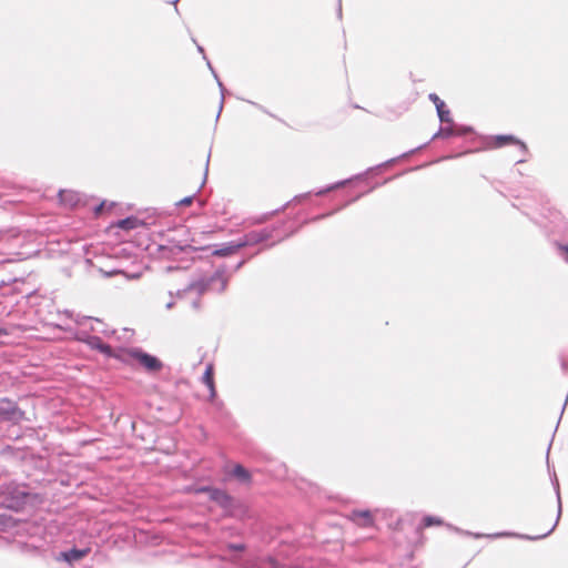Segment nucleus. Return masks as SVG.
<instances>
[{"label": "nucleus", "instance_id": "f704fd0d", "mask_svg": "<svg viewBox=\"0 0 568 568\" xmlns=\"http://www.w3.org/2000/svg\"><path fill=\"white\" fill-rule=\"evenodd\" d=\"M227 549L230 551L243 552L246 550V546H245V544H242V542H230L227 545Z\"/></svg>", "mask_w": 568, "mask_h": 568}, {"label": "nucleus", "instance_id": "58836bf2", "mask_svg": "<svg viewBox=\"0 0 568 568\" xmlns=\"http://www.w3.org/2000/svg\"><path fill=\"white\" fill-rule=\"evenodd\" d=\"M248 103H251L252 105H254L255 108H257L258 110L263 111L264 113H267L270 114L271 116H274L272 113H270L263 105L256 103V102H253V101H247Z\"/></svg>", "mask_w": 568, "mask_h": 568}, {"label": "nucleus", "instance_id": "4be33fe9", "mask_svg": "<svg viewBox=\"0 0 568 568\" xmlns=\"http://www.w3.org/2000/svg\"><path fill=\"white\" fill-rule=\"evenodd\" d=\"M210 158H211V151L209 152L207 158H206L205 169H204V178H203L201 186L193 194L187 195V196L181 199L180 201H178L175 203L176 206H189L193 203L196 194L201 191L202 186L204 185V183L206 181L207 173H209Z\"/></svg>", "mask_w": 568, "mask_h": 568}, {"label": "nucleus", "instance_id": "4c0bfd02", "mask_svg": "<svg viewBox=\"0 0 568 568\" xmlns=\"http://www.w3.org/2000/svg\"><path fill=\"white\" fill-rule=\"evenodd\" d=\"M248 103H251L252 105H254L255 108H257L258 110L263 111L264 113H267L270 114L271 116H274L272 113H270L263 105L256 103V102H253V101H247Z\"/></svg>", "mask_w": 568, "mask_h": 568}, {"label": "nucleus", "instance_id": "49530a36", "mask_svg": "<svg viewBox=\"0 0 568 568\" xmlns=\"http://www.w3.org/2000/svg\"><path fill=\"white\" fill-rule=\"evenodd\" d=\"M179 1H180V0H172V1H170V3H172V4L174 6V9H175V11H176L178 13H179V8H178V2H179Z\"/></svg>", "mask_w": 568, "mask_h": 568}, {"label": "nucleus", "instance_id": "c03bdc74", "mask_svg": "<svg viewBox=\"0 0 568 568\" xmlns=\"http://www.w3.org/2000/svg\"><path fill=\"white\" fill-rule=\"evenodd\" d=\"M174 305H175L174 301L171 300L170 302L166 303L165 308L172 310L174 307Z\"/></svg>", "mask_w": 568, "mask_h": 568}, {"label": "nucleus", "instance_id": "9b49d317", "mask_svg": "<svg viewBox=\"0 0 568 568\" xmlns=\"http://www.w3.org/2000/svg\"><path fill=\"white\" fill-rule=\"evenodd\" d=\"M443 140L452 138H469V143L473 144L479 139V134L471 125L459 124L453 120V123H442Z\"/></svg>", "mask_w": 568, "mask_h": 568}, {"label": "nucleus", "instance_id": "a18cd8bd", "mask_svg": "<svg viewBox=\"0 0 568 568\" xmlns=\"http://www.w3.org/2000/svg\"><path fill=\"white\" fill-rule=\"evenodd\" d=\"M337 17L342 18V2H341V0H338Z\"/></svg>", "mask_w": 568, "mask_h": 568}, {"label": "nucleus", "instance_id": "9d476101", "mask_svg": "<svg viewBox=\"0 0 568 568\" xmlns=\"http://www.w3.org/2000/svg\"><path fill=\"white\" fill-rule=\"evenodd\" d=\"M26 413L18 403L9 397L0 398V423L18 425L24 419Z\"/></svg>", "mask_w": 568, "mask_h": 568}, {"label": "nucleus", "instance_id": "72a5a7b5", "mask_svg": "<svg viewBox=\"0 0 568 568\" xmlns=\"http://www.w3.org/2000/svg\"><path fill=\"white\" fill-rule=\"evenodd\" d=\"M210 394H209V400L216 406H222L223 403L221 400H217V392L215 385L207 387Z\"/></svg>", "mask_w": 568, "mask_h": 568}, {"label": "nucleus", "instance_id": "2f4dec72", "mask_svg": "<svg viewBox=\"0 0 568 568\" xmlns=\"http://www.w3.org/2000/svg\"><path fill=\"white\" fill-rule=\"evenodd\" d=\"M217 87L220 89V92H221V101H220V105H219V112H217V115H216V120H219L220 115H221V112L223 110V106H224V97H225V93H226V89L223 84V82L217 79Z\"/></svg>", "mask_w": 568, "mask_h": 568}, {"label": "nucleus", "instance_id": "f3484780", "mask_svg": "<svg viewBox=\"0 0 568 568\" xmlns=\"http://www.w3.org/2000/svg\"><path fill=\"white\" fill-rule=\"evenodd\" d=\"M428 99L435 104L440 123H453L450 110L446 103L436 93H429Z\"/></svg>", "mask_w": 568, "mask_h": 568}, {"label": "nucleus", "instance_id": "c85d7f7f", "mask_svg": "<svg viewBox=\"0 0 568 568\" xmlns=\"http://www.w3.org/2000/svg\"><path fill=\"white\" fill-rule=\"evenodd\" d=\"M115 205L114 202H108L106 200L101 201L99 204L94 205L93 212L97 216L101 215L102 213L110 211Z\"/></svg>", "mask_w": 568, "mask_h": 568}, {"label": "nucleus", "instance_id": "ddd939ff", "mask_svg": "<svg viewBox=\"0 0 568 568\" xmlns=\"http://www.w3.org/2000/svg\"><path fill=\"white\" fill-rule=\"evenodd\" d=\"M81 342L84 343L87 346H89L91 349L97 351L104 355L108 358H113L120 362V358L122 357V348L119 347L118 349H114L111 345L105 343L100 336L98 335H90L87 334L83 338H81Z\"/></svg>", "mask_w": 568, "mask_h": 568}, {"label": "nucleus", "instance_id": "864d4df0", "mask_svg": "<svg viewBox=\"0 0 568 568\" xmlns=\"http://www.w3.org/2000/svg\"><path fill=\"white\" fill-rule=\"evenodd\" d=\"M551 443H552V440H551V442L549 443V445H548L547 455L549 454V450H550V448H551Z\"/></svg>", "mask_w": 568, "mask_h": 568}, {"label": "nucleus", "instance_id": "6e6d98bb", "mask_svg": "<svg viewBox=\"0 0 568 568\" xmlns=\"http://www.w3.org/2000/svg\"><path fill=\"white\" fill-rule=\"evenodd\" d=\"M523 162H525V160H524V159H520V160H518L516 163L518 164V163H523Z\"/></svg>", "mask_w": 568, "mask_h": 568}, {"label": "nucleus", "instance_id": "a211bd4d", "mask_svg": "<svg viewBox=\"0 0 568 568\" xmlns=\"http://www.w3.org/2000/svg\"><path fill=\"white\" fill-rule=\"evenodd\" d=\"M81 194L72 190H60L58 192L59 202L70 209H75L81 205Z\"/></svg>", "mask_w": 568, "mask_h": 568}, {"label": "nucleus", "instance_id": "c756f323", "mask_svg": "<svg viewBox=\"0 0 568 568\" xmlns=\"http://www.w3.org/2000/svg\"><path fill=\"white\" fill-rule=\"evenodd\" d=\"M555 254L568 265V242L560 244L556 248H554Z\"/></svg>", "mask_w": 568, "mask_h": 568}, {"label": "nucleus", "instance_id": "20e7f679", "mask_svg": "<svg viewBox=\"0 0 568 568\" xmlns=\"http://www.w3.org/2000/svg\"><path fill=\"white\" fill-rule=\"evenodd\" d=\"M439 139H443V131H442V126L439 125L438 130L433 134V136L430 138L429 141L416 146L415 149H412L407 152H404L403 154H400L399 156L397 158H393V159H389L381 164H377L373 168H368L365 172L363 173H358V174H355L348 179H344V180H341V181H337L335 183H332V184H328L324 187H321L318 189L316 192H314L315 195L317 196H323L325 195L326 193L331 192V191H334V190H337L342 186H345V185H355L359 182H363L367 179V175L371 174V173H374V172H381L383 169H385L386 166L397 162L399 159L402 158H405L407 155H410V154H414L418 151H422L424 149H426L428 146V144L432 142V141H435V140H439Z\"/></svg>", "mask_w": 568, "mask_h": 568}, {"label": "nucleus", "instance_id": "5701e85b", "mask_svg": "<svg viewBox=\"0 0 568 568\" xmlns=\"http://www.w3.org/2000/svg\"><path fill=\"white\" fill-rule=\"evenodd\" d=\"M231 475L242 484H248L252 481L251 471L242 464H235L231 470Z\"/></svg>", "mask_w": 568, "mask_h": 568}, {"label": "nucleus", "instance_id": "423d86ee", "mask_svg": "<svg viewBox=\"0 0 568 568\" xmlns=\"http://www.w3.org/2000/svg\"><path fill=\"white\" fill-rule=\"evenodd\" d=\"M210 501L223 510L224 517L237 520H247L253 517L247 504L243 499L234 497L224 488L217 487Z\"/></svg>", "mask_w": 568, "mask_h": 568}, {"label": "nucleus", "instance_id": "f257e3e1", "mask_svg": "<svg viewBox=\"0 0 568 568\" xmlns=\"http://www.w3.org/2000/svg\"><path fill=\"white\" fill-rule=\"evenodd\" d=\"M404 173L405 172H402V173L397 174V176L403 175ZM395 178H396V175H395ZM393 179H394V176L385 179L381 183V185L389 182ZM377 186H379V184H375V185L371 186L368 190L357 193L356 195H354L349 200L345 201L341 206L336 207L335 210L327 212V213L318 214L314 217L305 220L300 225H295V221H285L284 220V221H281L272 226H266L261 230H252L236 240L239 248L241 250V248L247 247V246H255L258 244H264L254 254H252L253 256H255V255L260 254L263 250L273 247L274 245L282 242L283 240L292 236L293 234L298 232V230L303 225L311 223V222H317V221L324 220L328 216H332L333 214H335L336 212L346 207L347 205L358 201L362 196L368 194L369 192L375 190Z\"/></svg>", "mask_w": 568, "mask_h": 568}, {"label": "nucleus", "instance_id": "37998d69", "mask_svg": "<svg viewBox=\"0 0 568 568\" xmlns=\"http://www.w3.org/2000/svg\"><path fill=\"white\" fill-rule=\"evenodd\" d=\"M9 331L6 327H0V336H8Z\"/></svg>", "mask_w": 568, "mask_h": 568}, {"label": "nucleus", "instance_id": "4468645a", "mask_svg": "<svg viewBox=\"0 0 568 568\" xmlns=\"http://www.w3.org/2000/svg\"><path fill=\"white\" fill-rule=\"evenodd\" d=\"M239 251L240 248L235 240L214 245L200 246L199 252H204L210 256L229 257L236 254Z\"/></svg>", "mask_w": 568, "mask_h": 568}, {"label": "nucleus", "instance_id": "412c9836", "mask_svg": "<svg viewBox=\"0 0 568 568\" xmlns=\"http://www.w3.org/2000/svg\"><path fill=\"white\" fill-rule=\"evenodd\" d=\"M23 521L14 518L11 515L0 514V532L11 531L17 529Z\"/></svg>", "mask_w": 568, "mask_h": 568}, {"label": "nucleus", "instance_id": "5fc2aeb1", "mask_svg": "<svg viewBox=\"0 0 568 568\" xmlns=\"http://www.w3.org/2000/svg\"><path fill=\"white\" fill-rule=\"evenodd\" d=\"M6 285V282L4 281H1L0 282V287L4 286Z\"/></svg>", "mask_w": 568, "mask_h": 568}, {"label": "nucleus", "instance_id": "f8f14e48", "mask_svg": "<svg viewBox=\"0 0 568 568\" xmlns=\"http://www.w3.org/2000/svg\"><path fill=\"white\" fill-rule=\"evenodd\" d=\"M168 243L159 245V251L165 258H173L180 253H194L200 251V246H193L189 240H178L175 237H169Z\"/></svg>", "mask_w": 568, "mask_h": 568}, {"label": "nucleus", "instance_id": "6e6552de", "mask_svg": "<svg viewBox=\"0 0 568 568\" xmlns=\"http://www.w3.org/2000/svg\"><path fill=\"white\" fill-rule=\"evenodd\" d=\"M226 272L227 264L222 263L210 276H203L196 281H192L187 285V290L196 291L199 296L203 295L211 288L221 294L227 288L229 278L226 276Z\"/></svg>", "mask_w": 568, "mask_h": 568}, {"label": "nucleus", "instance_id": "2eb2a0df", "mask_svg": "<svg viewBox=\"0 0 568 568\" xmlns=\"http://www.w3.org/2000/svg\"><path fill=\"white\" fill-rule=\"evenodd\" d=\"M348 518L362 528H371L375 525L374 515L369 509H353Z\"/></svg>", "mask_w": 568, "mask_h": 568}, {"label": "nucleus", "instance_id": "13d9d810", "mask_svg": "<svg viewBox=\"0 0 568 568\" xmlns=\"http://www.w3.org/2000/svg\"><path fill=\"white\" fill-rule=\"evenodd\" d=\"M557 429H558V425L555 426L554 433H557Z\"/></svg>", "mask_w": 568, "mask_h": 568}, {"label": "nucleus", "instance_id": "393cba45", "mask_svg": "<svg viewBox=\"0 0 568 568\" xmlns=\"http://www.w3.org/2000/svg\"><path fill=\"white\" fill-rule=\"evenodd\" d=\"M87 321H93V317L84 316V317H82V320H81V321H77V323H78L79 325H83V324H84V322H87ZM94 321H95L100 326H104V324H103L100 320L94 318ZM91 331H94V332H97V333H101V334H103V335H105V336H110V335H113V334L115 333V331H114V329H106V328H104V327H95V326H91Z\"/></svg>", "mask_w": 568, "mask_h": 568}, {"label": "nucleus", "instance_id": "4d7b16f0", "mask_svg": "<svg viewBox=\"0 0 568 568\" xmlns=\"http://www.w3.org/2000/svg\"><path fill=\"white\" fill-rule=\"evenodd\" d=\"M557 429H558V425L555 426L554 433H557Z\"/></svg>", "mask_w": 568, "mask_h": 568}, {"label": "nucleus", "instance_id": "8fccbe9b", "mask_svg": "<svg viewBox=\"0 0 568 568\" xmlns=\"http://www.w3.org/2000/svg\"><path fill=\"white\" fill-rule=\"evenodd\" d=\"M211 72H212V74H213L214 79L217 81V79H220V78H219V75H217V73H216V71H215V69H214L213 71H211Z\"/></svg>", "mask_w": 568, "mask_h": 568}, {"label": "nucleus", "instance_id": "1a4fd4ad", "mask_svg": "<svg viewBox=\"0 0 568 568\" xmlns=\"http://www.w3.org/2000/svg\"><path fill=\"white\" fill-rule=\"evenodd\" d=\"M478 140H483L484 141V145L481 148H474V149H469V150H467L465 152L444 155L440 159L436 160L435 162H439V161H444V160L457 159V158H460V156H463L465 154H468V153L478 152V151L485 150V149H498V148H503V146H506V145H516V146L519 148V150L524 154H526L528 152V148H527L526 143L524 141L519 140L514 134H498V135H494V136H489V138H483V136L479 135Z\"/></svg>", "mask_w": 568, "mask_h": 568}, {"label": "nucleus", "instance_id": "b1692460", "mask_svg": "<svg viewBox=\"0 0 568 568\" xmlns=\"http://www.w3.org/2000/svg\"><path fill=\"white\" fill-rule=\"evenodd\" d=\"M262 568H305L302 565L298 564H288L283 562L276 559L275 557L268 556L265 558L262 562Z\"/></svg>", "mask_w": 568, "mask_h": 568}, {"label": "nucleus", "instance_id": "7ed1b4c3", "mask_svg": "<svg viewBox=\"0 0 568 568\" xmlns=\"http://www.w3.org/2000/svg\"><path fill=\"white\" fill-rule=\"evenodd\" d=\"M542 231L549 245L554 248L568 242V221L561 212L542 209L541 220H532Z\"/></svg>", "mask_w": 568, "mask_h": 568}, {"label": "nucleus", "instance_id": "09e8293b", "mask_svg": "<svg viewBox=\"0 0 568 568\" xmlns=\"http://www.w3.org/2000/svg\"><path fill=\"white\" fill-rule=\"evenodd\" d=\"M119 272H120L119 270H112L111 272L106 273L105 275H106L108 277H110V276H112L113 274L119 273Z\"/></svg>", "mask_w": 568, "mask_h": 568}, {"label": "nucleus", "instance_id": "f03ea898", "mask_svg": "<svg viewBox=\"0 0 568 568\" xmlns=\"http://www.w3.org/2000/svg\"><path fill=\"white\" fill-rule=\"evenodd\" d=\"M40 495L30 490L29 485L10 481L0 486V507L20 513L27 506H34Z\"/></svg>", "mask_w": 568, "mask_h": 568}, {"label": "nucleus", "instance_id": "ea45409f", "mask_svg": "<svg viewBox=\"0 0 568 568\" xmlns=\"http://www.w3.org/2000/svg\"><path fill=\"white\" fill-rule=\"evenodd\" d=\"M560 366L564 373H568V362L564 357H560Z\"/></svg>", "mask_w": 568, "mask_h": 568}, {"label": "nucleus", "instance_id": "603ef678", "mask_svg": "<svg viewBox=\"0 0 568 568\" xmlns=\"http://www.w3.org/2000/svg\"><path fill=\"white\" fill-rule=\"evenodd\" d=\"M427 164H424V166H426ZM423 168V165H419V166H415V168H410L408 171H415V170H418Z\"/></svg>", "mask_w": 568, "mask_h": 568}, {"label": "nucleus", "instance_id": "473e14b6", "mask_svg": "<svg viewBox=\"0 0 568 568\" xmlns=\"http://www.w3.org/2000/svg\"><path fill=\"white\" fill-rule=\"evenodd\" d=\"M217 87L220 89V92H221V101H220V105H219V112H217V115H216V120H219L220 115H221V112L223 110V106H224V97H225V93H226V89L223 84V82L217 79Z\"/></svg>", "mask_w": 568, "mask_h": 568}, {"label": "nucleus", "instance_id": "6ab92c4d", "mask_svg": "<svg viewBox=\"0 0 568 568\" xmlns=\"http://www.w3.org/2000/svg\"><path fill=\"white\" fill-rule=\"evenodd\" d=\"M313 194V192H306V193H302V194H297L295 195L291 201H287L285 204H283L281 207L278 209H275L271 212H267V213H264L261 219L258 220V222H266L267 220H270L273 215L284 211L290 204L291 202H295V203H301L303 200H306V199H310L311 195Z\"/></svg>", "mask_w": 568, "mask_h": 568}, {"label": "nucleus", "instance_id": "aec40b11", "mask_svg": "<svg viewBox=\"0 0 568 568\" xmlns=\"http://www.w3.org/2000/svg\"><path fill=\"white\" fill-rule=\"evenodd\" d=\"M143 222L135 215H129L123 219L118 220L113 223L114 226L123 230V231H132L141 226Z\"/></svg>", "mask_w": 568, "mask_h": 568}, {"label": "nucleus", "instance_id": "79ce46f5", "mask_svg": "<svg viewBox=\"0 0 568 568\" xmlns=\"http://www.w3.org/2000/svg\"><path fill=\"white\" fill-rule=\"evenodd\" d=\"M63 314H64L68 318H70V320H72V318H73V312H72V311L64 310V311H63Z\"/></svg>", "mask_w": 568, "mask_h": 568}, {"label": "nucleus", "instance_id": "cd10ccee", "mask_svg": "<svg viewBox=\"0 0 568 568\" xmlns=\"http://www.w3.org/2000/svg\"><path fill=\"white\" fill-rule=\"evenodd\" d=\"M217 487L213 485H201L195 486L193 488H189V491H193L196 495L205 494L207 498L210 499L212 497V494L215 491Z\"/></svg>", "mask_w": 568, "mask_h": 568}, {"label": "nucleus", "instance_id": "a19ab883", "mask_svg": "<svg viewBox=\"0 0 568 568\" xmlns=\"http://www.w3.org/2000/svg\"><path fill=\"white\" fill-rule=\"evenodd\" d=\"M187 292H190V290H187V286L183 290H179L176 293H175V296L178 298H182Z\"/></svg>", "mask_w": 568, "mask_h": 568}, {"label": "nucleus", "instance_id": "e433bc0d", "mask_svg": "<svg viewBox=\"0 0 568 568\" xmlns=\"http://www.w3.org/2000/svg\"><path fill=\"white\" fill-rule=\"evenodd\" d=\"M191 306L193 310L195 311H200L201 308V298L200 296H197L192 303H191Z\"/></svg>", "mask_w": 568, "mask_h": 568}, {"label": "nucleus", "instance_id": "3c124183", "mask_svg": "<svg viewBox=\"0 0 568 568\" xmlns=\"http://www.w3.org/2000/svg\"><path fill=\"white\" fill-rule=\"evenodd\" d=\"M211 72H212V74H213L214 79L217 81V79H220V78H219V75H217V73H216V71H215V69H214L213 71H211Z\"/></svg>", "mask_w": 568, "mask_h": 568}, {"label": "nucleus", "instance_id": "a878e982", "mask_svg": "<svg viewBox=\"0 0 568 568\" xmlns=\"http://www.w3.org/2000/svg\"><path fill=\"white\" fill-rule=\"evenodd\" d=\"M444 521L440 517L434 515H425L418 525V529L429 528L434 526H440Z\"/></svg>", "mask_w": 568, "mask_h": 568}, {"label": "nucleus", "instance_id": "bb28decb", "mask_svg": "<svg viewBox=\"0 0 568 568\" xmlns=\"http://www.w3.org/2000/svg\"><path fill=\"white\" fill-rule=\"evenodd\" d=\"M202 383L209 387L215 385L214 368L212 364H207L202 375Z\"/></svg>", "mask_w": 568, "mask_h": 568}, {"label": "nucleus", "instance_id": "0eeeda50", "mask_svg": "<svg viewBox=\"0 0 568 568\" xmlns=\"http://www.w3.org/2000/svg\"><path fill=\"white\" fill-rule=\"evenodd\" d=\"M120 363L131 366H134L136 363L149 374L159 373L164 366L163 362L158 356L148 353L142 347L122 348Z\"/></svg>", "mask_w": 568, "mask_h": 568}, {"label": "nucleus", "instance_id": "dca6fc26", "mask_svg": "<svg viewBox=\"0 0 568 568\" xmlns=\"http://www.w3.org/2000/svg\"><path fill=\"white\" fill-rule=\"evenodd\" d=\"M89 552V548H78L73 546L67 550L60 551L57 559L60 561H64L69 565H73L83 559Z\"/></svg>", "mask_w": 568, "mask_h": 568}, {"label": "nucleus", "instance_id": "c9c22d12", "mask_svg": "<svg viewBox=\"0 0 568 568\" xmlns=\"http://www.w3.org/2000/svg\"><path fill=\"white\" fill-rule=\"evenodd\" d=\"M192 42L195 43L197 52L202 54L203 59L207 60V57H206L204 48L201 44L197 43L195 38H192Z\"/></svg>", "mask_w": 568, "mask_h": 568}, {"label": "nucleus", "instance_id": "7c9ffc66", "mask_svg": "<svg viewBox=\"0 0 568 568\" xmlns=\"http://www.w3.org/2000/svg\"><path fill=\"white\" fill-rule=\"evenodd\" d=\"M252 257H253V255H250L247 257L240 260L236 264H234L232 266L227 265V272H226L227 278L230 277V275H232L233 273L241 270Z\"/></svg>", "mask_w": 568, "mask_h": 568}, {"label": "nucleus", "instance_id": "de8ad7c7", "mask_svg": "<svg viewBox=\"0 0 568 568\" xmlns=\"http://www.w3.org/2000/svg\"><path fill=\"white\" fill-rule=\"evenodd\" d=\"M205 61H206V65H207V68L210 69V71H213V70H214V68H213V65H212L211 61H210L209 59H207V60H205Z\"/></svg>", "mask_w": 568, "mask_h": 568}, {"label": "nucleus", "instance_id": "39448f33", "mask_svg": "<svg viewBox=\"0 0 568 568\" xmlns=\"http://www.w3.org/2000/svg\"><path fill=\"white\" fill-rule=\"evenodd\" d=\"M550 480H551V485L554 487L556 498H557V516H556V520H555L554 525L551 526V528L541 535L531 536V535L519 534V532H514V531H499V532H494V534H481V532H470L468 530L463 531L462 529H459L457 527H453L452 525H447V526L457 532H462L464 535L471 536L476 539L484 538V537L490 538V539L519 538V539H524V540L535 541V540H540L542 538H546L556 529V527L560 520L561 514H562V501H561V495H560V486H559V480H558L555 471L550 476Z\"/></svg>", "mask_w": 568, "mask_h": 568}]
</instances>
